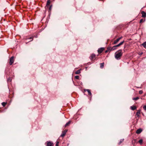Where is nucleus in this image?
Returning a JSON list of instances; mask_svg holds the SVG:
<instances>
[{"label": "nucleus", "mask_w": 146, "mask_h": 146, "mask_svg": "<svg viewBox=\"0 0 146 146\" xmlns=\"http://www.w3.org/2000/svg\"><path fill=\"white\" fill-rule=\"evenodd\" d=\"M104 48H101L98 49V51L99 53H100L104 50Z\"/></svg>", "instance_id": "nucleus-6"}, {"label": "nucleus", "mask_w": 146, "mask_h": 146, "mask_svg": "<svg viewBox=\"0 0 146 146\" xmlns=\"http://www.w3.org/2000/svg\"><path fill=\"white\" fill-rule=\"evenodd\" d=\"M140 114V110H138L136 113V115L137 116V117H139Z\"/></svg>", "instance_id": "nucleus-11"}, {"label": "nucleus", "mask_w": 146, "mask_h": 146, "mask_svg": "<svg viewBox=\"0 0 146 146\" xmlns=\"http://www.w3.org/2000/svg\"><path fill=\"white\" fill-rule=\"evenodd\" d=\"M79 76H75V78L76 79H79Z\"/></svg>", "instance_id": "nucleus-23"}, {"label": "nucleus", "mask_w": 146, "mask_h": 146, "mask_svg": "<svg viewBox=\"0 0 146 146\" xmlns=\"http://www.w3.org/2000/svg\"><path fill=\"white\" fill-rule=\"evenodd\" d=\"M107 50L108 51V52H109V51H110V50H108V48H107Z\"/></svg>", "instance_id": "nucleus-33"}, {"label": "nucleus", "mask_w": 146, "mask_h": 146, "mask_svg": "<svg viewBox=\"0 0 146 146\" xmlns=\"http://www.w3.org/2000/svg\"><path fill=\"white\" fill-rule=\"evenodd\" d=\"M29 39L31 40L30 41H32L33 40V37H30L29 38Z\"/></svg>", "instance_id": "nucleus-29"}, {"label": "nucleus", "mask_w": 146, "mask_h": 146, "mask_svg": "<svg viewBox=\"0 0 146 146\" xmlns=\"http://www.w3.org/2000/svg\"><path fill=\"white\" fill-rule=\"evenodd\" d=\"M80 73V70H77L75 74H78Z\"/></svg>", "instance_id": "nucleus-13"}, {"label": "nucleus", "mask_w": 146, "mask_h": 146, "mask_svg": "<svg viewBox=\"0 0 146 146\" xmlns=\"http://www.w3.org/2000/svg\"><path fill=\"white\" fill-rule=\"evenodd\" d=\"M143 108L145 110H146V106H144L143 107Z\"/></svg>", "instance_id": "nucleus-28"}, {"label": "nucleus", "mask_w": 146, "mask_h": 146, "mask_svg": "<svg viewBox=\"0 0 146 146\" xmlns=\"http://www.w3.org/2000/svg\"><path fill=\"white\" fill-rule=\"evenodd\" d=\"M67 130L66 129L63 132H65V133H66L67 132Z\"/></svg>", "instance_id": "nucleus-30"}, {"label": "nucleus", "mask_w": 146, "mask_h": 146, "mask_svg": "<svg viewBox=\"0 0 146 146\" xmlns=\"http://www.w3.org/2000/svg\"><path fill=\"white\" fill-rule=\"evenodd\" d=\"M50 0H48L47 2L46 5H49L50 3Z\"/></svg>", "instance_id": "nucleus-20"}, {"label": "nucleus", "mask_w": 146, "mask_h": 146, "mask_svg": "<svg viewBox=\"0 0 146 146\" xmlns=\"http://www.w3.org/2000/svg\"><path fill=\"white\" fill-rule=\"evenodd\" d=\"M139 142L141 145L143 143V140L142 139L139 140Z\"/></svg>", "instance_id": "nucleus-19"}, {"label": "nucleus", "mask_w": 146, "mask_h": 146, "mask_svg": "<svg viewBox=\"0 0 146 146\" xmlns=\"http://www.w3.org/2000/svg\"><path fill=\"white\" fill-rule=\"evenodd\" d=\"M123 139H121L119 143V144H120L123 141Z\"/></svg>", "instance_id": "nucleus-22"}, {"label": "nucleus", "mask_w": 146, "mask_h": 146, "mask_svg": "<svg viewBox=\"0 0 146 146\" xmlns=\"http://www.w3.org/2000/svg\"><path fill=\"white\" fill-rule=\"evenodd\" d=\"M71 122L70 121H69L65 125V127H66L69 125Z\"/></svg>", "instance_id": "nucleus-18"}, {"label": "nucleus", "mask_w": 146, "mask_h": 146, "mask_svg": "<svg viewBox=\"0 0 146 146\" xmlns=\"http://www.w3.org/2000/svg\"><path fill=\"white\" fill-rule=\"evenodd\" d=\"M6 104V103L5 102H3L2 103V105L4 107L5 106Z\"/></svg>", "instance_id": "nucleus-21"}, {"label": "nucleus", "mask_w": 146, "mask_h": 146, "mask_svg": "<svg viewBox=\"0 0 146 146\" xmlns=\"http://www.w3.org/2000/svg\"><path fill=\"white\" fill-rule=\"evenodd\" d=\"M143 93V92L142 90H140L139 91V94H141Z\"/></svg>", "instance_id": "nucleus-24"}, {"label": "nucleus", "mask_w": 146, "mask_h": 146, "mask_svg": "<svg viewBox=\"0 0 146 146\" xmlns=\"http://www.w3.org/2000/svg\"><path fill=\"white\" fill-rule=\"evenodd\" d=\"M122 38V37H121L117 38L116 40L114 41L113 44H116Z\"/></svg>", "instance_id": "nucleus-5"}, {"label": "nucleus", "mask_w": 146, "mask_h": 146, "mask_svg": "<svg viewBox=\"0 0 146 146\" xmlns=\"http://www.w3.org/2000/svg\"><path fill=\"white\" fill-rule=\"evenodd\" d=\"M14 62V57L12 56L9 59V64L10 65H11Z\"/></svg>", "instance_id": "nucleus-3"}, {"label": "nucleus", "mask_w": 146, "mask_h": 146, "mask_svg": "<svg viewBox=\"0 0 146 146\" xmlns=\"http://www.w3.org/2000/svg\"><path fill=\"white\" fill-rule=\"evenodd\" d=\"M145 21V20H143V19H141L140 20V23H142L143 21Z\"/></svg>", "instance_id": "nucleus-25"}, {"label": "nucleus", "mask_w": 146, "mask_h": 146, "mask_svg": "<svg viewBox=\"0 0 146 146\" xmlns=\"http://www.w3.org/2000/svg\"><path fill=\"white\" fill-rule=\"evenodd\" d=\"M108 52V51L107 50H106V51H105V52L106 53H107Z\"/></svg>", "instance_id": "nucleus-35"}, {"label": "nucleus", "mask_w": 146, "mask_h": 146, "mask_svg": "<svg viewBox=\"0 0 146 146\" xmlns=\"http://www.w3.org/2000/svg\"><path fill=\"white\" fill-rule=\"evenodd\" d=\"M104 63H100V67L101 68H103L104 67Z\"/></svg>", "instance_id": "nucleus-15"}, {"label": "nucleus", "mask_w": 146, "mask_h": 146, "mask_svg": "<svg viewBox=\"0 0 146 146\" xmlns=\"http://www.w3.org/2000/svg\"><path fill=\"white\" fill-rule=\"evenodd\" d=\"M142 45L145 48H146V42H144Z\"/></svg>", "instance_id": "nucleus-16"}, {"label": "nucleus", "mask_w": 146, "mask_h": 146, "mask_svg": "<svg viewBox=\"0 0 146 146\" xmlns=\"http://www.w3.org/2000/svg\"><path fill=\"white\" fill-rule=\"evenodd\" d=\"M123 52L122 50H119L116 52L115 53V58L117 60L121 59L123 54Z\"/></svg>", "instance_id": "nucleus-1"}, {"label": "nucleus", "mask_w": 146, "mask_h": 146, "mask_svg": "<svg viewBox=\"0 0 146 146\" xmlns=\"http://www.w3.org/2000/svg\"><path fill=\"white\" fill-rule=\"evenodd\" d=\"M59 142L58 141L57 142L56 144V146H58Z\"/></svg>", "instance_id": "nucleus-27"}, {"label": "nucleus", "mask_w": 146, "mask_h": 146, "mask_svg": "<svg viewBox=\"0 0 146 146\" xmlns=\"http://www.w3.org/2000/svg\"><path fill=\"white\" fill-rule=\"evenodd\" d=\"M124 42V41L123 40V41L121 42L115 46H114L113 47H111V50L112 51L116 49L117 47H119L120 46L122 45L123 43Z\"/></svg>", "instance_id": "nucleus-2"}, {"label": "nucleus", "mask_w": 146, "mask_h": 146, "mask_svg": "<svg viewBox=\"0 0 146 146\" xmlns=\"http://www.w3.org/2000/svg\"><path fill=\"white\" fill-rule=\"evenodd\" d=\"M107 50L108 51V52H109V51H110V50H108V48H107Z\"/></svg>", "instance_id": "nucleus-34"}, {"label": "nucleus", "mask_w": 146, "mask_h": 146, "mask_svg": "<svg viewBox=\"0 0 146 146\" xmlns=\"http://www.w3.org/2000/svg\"><path fill=\"white\" fill-rule=\"evenodd\" d=\"M84 91L85 92L87 91L88 93V95L90 96L92 95V93L91 92L90 90L89 89H84Z\"/></svg>", "instance_id": "nucleus-8"}, {"label": "nucleus", "mask_w": 146, "mask_h": 146, "mask_svg": "<svg viewBox=\"0 0 146 146\" xmlns=\"http://www.w3.org/2000/svg\"><path fill=\"white\" fill-rule=\"evenodd\" d=\"M8 81H11V80L10 79H9L8 80Z\"/></svg>", "instance_id": "nucleus-32"}, {"label": "nucleus", "mask_w": 146, "mask_h": 146, "mask_svg": "<svg viewBox=\"0 0 146 146\" xmlns=\"http://www.w3.org/2000/svg\"><path fill=\"white\" fill-rule=\"evenodd\" d=\"M131 109L133 110H134L136 109V107L135 106H132L131 107Z\"/></svg>", "instance_id": "nucleus-12"}, {"label": "nucleus", "mask_w": 146, "mask_h": 146, "mask_svg": "<svg viewBox=\"0 0 146 146\" xmlns=\"http://www.w3.org/2000/svg\"><path fill=\"white\" fill-rule=\"evenodd\" d=\"M46 146H52L53 145V143L50 141L46 142Z\"/></svg>", "instance_id": "nucleus-4"}, {"label": "nucleus", "mask_w": 146, "mask_h": 146, "mask_svg": "<svg viewBox=\"0 0 146 146\" xmlns=\"http://www.w3.org/2000/svg\"><path fill=\"white\" fill-rule=\"evenodd\" d=\"M139 99V97H136L135 98H133V100H137Z\"/></svg>", "instance_id": "nucleus-17"}, {"label": "nucleus", "mask_w": 146, "mask_h": 146, "mask_svg": "<svg viewBox=\"0 0 146 146\" xmlns=\"http://www.w3.org/2000/svg\"><path fill=\"white\" fill-rule=\"evenodd\" d=\"M51 6L49 8V9L50 10H51Z\"/></svg>", "instance_id": "nucleus-31"}, {"label": "nucleus", "mask_w": 146, "mask_h": 146, "mask_svg": "<svg viewBox=\"0 0 146 146\" xmlns=\"http://www.w3.org/2000/svg\"><path fill=\"white\" fill-rule=\"evenodd\" d=\"M66 134V133H65V132L63 131L60 136L62 137H63Z\"/></svg>", "instance_id": "nucleus-14"}, {"label": "nucleus", "mask_w": 146, "mask_h": 146, "mask_svg": "<svg viewBox=\"0 0 146 146\" xmlns=\"http://www.w3.org/2000/svg\"><path fill=\"white\" fill-rule=\"evenodd\" d=\"M141 14H142V17H146V13L144 11H142L141 12Z\"/></svg>", "instance_id": "nucleus-9"}, {"label": "nucleus", "mask_w": 146, "mask_h": 146, "mask_svg": "<svg viewBox=\"0 0 146 146\" xmlns=\"http://www.w3.org/2000/svg\"><path fill=\"white\" fill-rule=\"evenodd\" d=\"M95 55L94 54H92L90 57V58L91 60L92 61H93L94 60V58H95Z\"/></svg>", "instance_id": "nucleus-7"}, {"label": "nucleus", "mask_w": 146, "mask_h": 146, "mask_svg": "<svg viewBox=\"0 0 146 146\" xmlns=\"http://www.w3.org/2000/svg\"><path fill=\"white\" fill-rule=\"evenodd\" d=\"M107 48H108V50H110V51H111V47H108Z\"/></svg>", "instance_id": "nucleus-26"}, {"label": "nucleus", "mask_w": 146, "mask_h": 146, "mask_svg": "<svg viewBox=\"0 0 146 146\" xmlns=\"http://www.w3.org/2000/svg\"><path fill=\"white\" fill-rule=\"evenodd\" d=\"M142 131V130L141 129H139L136 131V133L137 134H139Z\"/></svg>", "instance_id": "nucleus-10"}]
</instances>
